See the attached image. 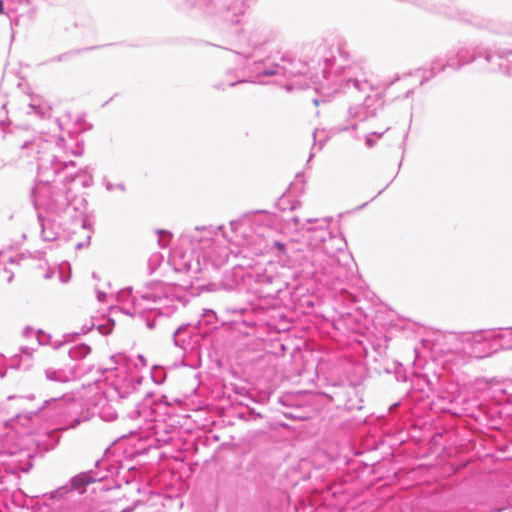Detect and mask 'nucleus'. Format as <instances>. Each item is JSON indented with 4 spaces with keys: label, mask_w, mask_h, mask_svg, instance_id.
<instances>
[{
    "label": "nucleus",
    "mask_w": 512,
    "mask_h": 512,
    "mask_svg": "<svg viewBox=\"0 0 512 512\" xmlns=\"http://www.w3.org/2000/svg\"><path fill=\"white\" fill-rule=\"evenodd\" d=\"M160 401L153 392H148L138 405V415L143 419L140 426V439L148 442L147 448H158L160 443L158 431Z\"/></svg>",
    "instance_id": "1"
},
{
    "label": "nucleus",
    "mask_w": 512,
    "mask_h": 512,
    "mask_svg": "<svg viewBox=\"0 0 512 512\" xmlns=\"http://www.w3.org/2000/svg\"><path fill=\"white\" fill-rule=\"evenodd\" d=\"M81 404L70 396L46 400L40 408L44 415L57 421L62 429L74 428L80 423Z\"/></svg>",
    "instance_id": "2"
},
{
    "label": "nucleus",
    "mask_w": 512,
    "mask_h": 512,
    "mask_svg": "<svg viewBox=\"0 0 512 512\" xmlns=\"http://www.w3.org/2000/svg\"><path fill=\"white\" fill-rule=\"evenodd\" d=\"M63 366L49 367L45 369V377L49 381L66 383L86 373V369L82 367V358H74L72 354H68Z\"/></svg>",
    "instance_id": "3"
},
{
    "label": "nucleus",
    "mask_w": 512,
    "mask_h": 512,
    "mask_svg": "<svg viewBox=\"0 0 512 512\" xmlns=\"http://www.w3.org/2000/svg\"><path fill=\"white\" fill-rule=\"evenodd\" d=\"M109 471L105 472L102 475H99L96 472L90 471L88 473H81L79 475L74 476L70 483L71 487L68 488L67 486L60 487L58 490L53 492L52 497H64L66 494L77 491L79 494L83 493L85 491V487L95 481H100L106 477H108Z\"/></svg>",
    "instance_id": "4"
},
{
    "label": "nucleus",
    "mask_w": 512,
    "mask_h": 512,
    "mask_svg": "<svg viewBox=\"0 0 512 512\" xmlns=\"http://www.w3.org/2000/svg\"><path fill=\"white\" fill-rule=\"evenodd\" d=\"M21 361L20 354H13L9 359L0 354V377L3 378L8 368L18 369Z\"/></svg>",
    "instance_id": "5"
},
{
    "label": "nucleus",
    "mask_w": 512,
    "mask_h": 512,
    "mask_svg": "<svg viewBox=\"0 0 512 512\" xmlns=\"http://www.w3.org/2000/svg\"><path fill=\"white\" fill-rule=\"evenodd\" d=\"M125 354H121V353H118V354H111V360L114 362V363H117L118 360H122L124 358Z\"/></svg>",
    "instance_id": "6"
},
{
    "label": "nucleus",
    "mask_w": 512,
    "mask_h": 512,
    "mask_svg": "<svg viewBox=\"0 0 512 512\" xmlns=\"http://www.w3.org/2000/svg\"><path fill=\"white\" fill-rule=\"evenodd\" d=\"M275 246L279 249V251L281 253H284V254L286 253V247H285V245L283 243L275 242Z\"/></svg>",
    "instance_id": "7"
},
{
    "label": "nucleus",
    "mask_w": 512,
    "mask_h": 512,
    "mask_svg": "<svg viewBox=\"0 0 512 512\" xmlns=\"http://www.w3.org/2000/svg\"><path fill=\"white\" fill-rule=\"evenodd\" d=\"M139 503L140 502L137 501V502H135V504L133 506L127 507V508L123 509L121 512H132Z\"/></svg>",
    "instance_id": "8"
},
{
    "label": "nucleus",
    "mask_w": 512,
    "mask_h": 512,
    "mask_svg": "<svg viewBox=\"0 0 512 512\" xmlns=\"http://www.w3.org/2000/svg\"><path fill=\"white\" fill-rule=\"evenodd\" d=\"M4 11V8H3V3L2 1L0 0V14H2Z\"/></svg>",
    "instance_id": "9"
},
{
    "label": "nucleus",
    "mask_w": 512,
    "mask_h": 512,
    "mask_svg": "<svg viewBox=\"0 0 512 512\" xmlns=\"http://www.w3.org/2000/svg\"><path fill=\"white\" fill-rule=\"evenodd\" d=\"M418 358V354H415V356L413 357V360H412V363L415 364L416 360Z\"/></svg>",
    "instance_id": "10"
},
{
    "label": "nucleus",
    "mask_w": 512,
    "mask_h": 512,
    "mask_svg": "<svg viewBox=\"0 0 512 512\" xmlns=\"http://www.w3.org/2000/svg\"><path fill=\"white\" fill-rule=\"evenodd\" d=\"M102 464H103V463H102L101 461H97V462H96V466H97V467H101V465H102Z\"/></svg>",
    "instance_id": "11"
},
{
    "label": "nucleus",
    "mask_w": 512,
    "mask_h": 512,
    "mask_svg": "<svg viewBox=\"0 0 512 512\" xmlns=\"http://www.w3.org/2000/svg\"><path fill=\"white\" fill-rule=\"evenodd\" d=\"M115 416H110L109 418H106L107 420H113Z\"/></svg>",
    "instance_id": "12"
}]
</instances>
